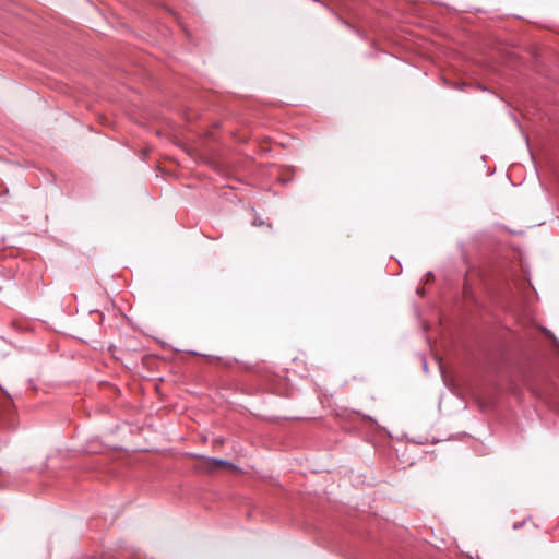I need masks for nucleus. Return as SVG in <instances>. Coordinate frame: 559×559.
Instances as JSON below:
<instances>
[{
  "label": "nucleus",
  "mask_w": 559,
  "mask_h": 559,
  "mask_svg": "<svg viewBox=\"0 0 559 559\" xmlns=\"http://www.w3.org/2000/svg\"><path fill=\"white\" fill-rule=\"evenodd\" d=\"M210 462L213 467L230 465V463L228 461H225L223 459H210Z\"/></svg>",
  "instance_id": "nucleus-1"
},
{
  "label": "nucleus",
  "mask_w": 559,
  "mask_h": 559,
  "mask_svg": "<svg viewBox=\"0 0 559 559\" xmlns=\"http://www.w3.org/2000/svg\"><path fill=\"white\" fill-rule=\"evenodd\" d=\"M252 225L253 226H262V225H264V222L260 218H255V219H253Z\"/></svg>",
  "instance_id": "nucleus-2"
},
{
  "label": "nucleus",
  "mask_w": 559,
  "mask_h": 559,
  "mask_svg": "<svg viewBox=\"0 0 559 559\" xmlns=\"http://www.w3.org/2000/svg\"><path fill=\"white\" fill-rule=\"evenodd\" d=\"M432 276L431 272H428L427 278H430Z\"/></svg>",
  "instance_id": "nucleus-5"
},
{
  "label": "nucleus",
  "mask_w": 559,
  "mask_h": 559,
  "mask_svg": "<svg viewBox=\"0 0 559 559\" xmlns=\"http://www.w3.org/2000/svg\"><path fill=\"white\" fill-rule=\"evenodd\" d=\"M521 526V524H514V528L518 530Z\"/></svg>",
  "instance_id": "nucleus-3"
},
{
  "label": "nucleus",
  "mask_w": 559,
  "mask_h": 559,
  "mask_svg": "<svg viewBox=\"0 0 559 559\" xmlns=\"http://www.w3.org/2000/svg\"><path fill=\"white\" fill-rule=\"evenodd\" d=\"M432 276L431 272H428L427 278H430Z\"/></svg>",
  "instance_id": "nucleus-4"
}]
</instances>
